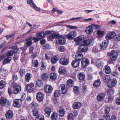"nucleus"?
I'll return each instance as SVG.
<instances>
[{
    "mask_svg": "<svg viewBox=\"0 0 120 120\" xmlns=\"http://www.w3.org/2000/svg\"><path fill=\"white\" fill-rule=\"evenodd\" d=\"M93 40L89 39L84 40L83 41L82 44L80 45L78 47V52H86L88 50L87 45H90L93 42Z\"/></svg>",
    "mask_w": 120,
    "mask_h": 120,
    "instance_id": "nucleus-1",
    "label": "nucleus"
},
{
    "mask_svg": "<svg viewBox=\"0 0 120 120\" xmlns=\"http://www.w3.org/2000/svg\"><path fill=\"white\" fill-rule=\"evenodd\" d=\"M0 103L2 106H5L7 108L10 107L11 105V102L4 98H1L0 100Z\"/></svg>",
    "mask_w": 120,
    "mask_h": 120,
    "instance_id": "nucleus-2",
    "label": "nucleus"
},
{
    "mask_svg": "<svg viewBox=\"0 0 120 120\" xmlns=\"http://www.w3.org/2000/svg\"><path fill=\"white\" fill-rule=\"evenodd\" d=\"M109 55L110 59L112 61H114L117 59L118 53L116 51L112 50L109 53Z\"/></svg>",
    "mask_w": 120,
    "mask_h": 120,
    "instance_id": "nucleus-3",
    "label": "nucleus"
},
{
    "mask_svg": "<svg viewBox=\"0 0 120 120\" xmlns=\"http://www.w3.org/2000/svg\"><path fill=\"white\" fill-rule=\"evenodd\" d=\"M84 39V36L82 35L79 37H77L74 39V41L76 42L75 44L76 45H79L82 44L83 40Z\"/></svg>",
    "mask_w": 120,
    "mask_h": 120,
    "instance_id": "nucleus-4",
    "label": "nucleus"
},
{
    "mask_svg": "<svg viewBox=\"0 0 120 120\" xmlns=\"http://www.w3.org/2000/svg\"><path fill=\"white\" fill-rule=\"evenodd\" d=\"M110 108L106 106L104 109L105 113L106 114L103 116V118L105 120H108L109 119L110 115H109V112L110 111Z\"/></svg>",
    "mask_w": 120,
    "mask_h": 120,
    "instance_id": "nucleus-5",
    "label": "nucleus"
},
{
    "mask_svg": "<svg viewBox=\"0 0 120 120\" xmlns=\"http://www.w3.org/2000/svg\"><path fill=\"white\" fill-rule=\"evenodd\" d=\"M77 35V32L76 31H72L69 33L68 34L66 35L67 38L71 40L75 37Z\"/></svg>",
    "mask_w": 120,
    "mask_h": 120,
    "instance_id": "nucleus-6",
    "label": "nucleus"
},
{
    "mask_svg": "<svg viewBox=\"0 0 120 120\" xmlns=\"http://www.w3.org/2000/svg\"><path fill=\"white\" fill-rule=\"evenodd\" d=\"M22 101L20 99H16L14 101L13 106L15 107H20L22 104Z\"/></svg>",
    "mask_w": 120,
    "mask_h": 120,
    "instance_id": "nucleus-7",
    "label": "nucleus"
},
{
    "mask_svg": "<svg viewBox=\"0 0 120 120\" xmlns=\"http://www.w3.org/2000/svg\"><path fill=\"white\" fill-rule=\"evenodd\" d=\"M52 87L50 85H45L44 87V89L45 92L47 93H51L53 90Z\"/></svg>",
    "mask_w": 120,
    "mask_h": 120,
    "instance_id": "nucleus-8",
    "label": "nucleus"
},
{
    "mask_svg": "<svg viewBox=\"0 0 120 120\" xmlns=\"http://www.w3.org/2000/svg\"><path fill=\"white\" fill-rule=\"evenodd\" d=\"M116 35V33L114 32H110L107 33L105 38L107 40L113 38Z\"/></svg>",
    "mask_w": 120,
    "mask_h": 120,
    "instance_id": "nucleus-9",
    "label": "nucleus"
},
{
    "mask_svg": "<svg viewBox=\"0 0 120 120\" xmlns=\"http://www.w3.org/2000/svg\"><path fill=\"white\" fill-rule=\"evenodd\" d=\"M108 40H105L100 44V46L102 49L105 50L108 45Z\"/></svg>",
    "mask_w": 120,
    "mask_h": 120,
    "instance_id": "nucleus-10",
    "label": "nucleus"
},
{
    "mask_svg": "<svg viewBox=\"0 0 120 120\" xmlns=\"http://www.w3.org/2000/svg\"><path fill=\"white\" fill-rule=\"evenodd\" d=\"M34 86V85L32 83H31L30 84H27L26 87L27 91L30 93L32 92L34 90L33 87Z\"/></svg>",
    "mask_w": 120,
    "mask_h": 120,
    "instance_id": "nucleus-11",
    "label": "nucleus"
},
{
    "mask_svg": "<svg viewBox=\"0 0 120 120\" xmlns=\"http://www.w3.org/2000/svg\"><path fill=\"white\" fill-rule=\"evenodd\" d=\"M117 83V81L115 79H111L108 83V86L110 87H111L115 86Z\"/></svg>",
    "mask_w": 120,
    "mask_h": 120,
    "instance_id": "nucleus-12",
    "label": "nucleus"
},
{
    "mask_svg": "<svg viewBox=\"0 0 120 120\" xmlns=\"http://www.w3.org/2000/svg\"><path fill=\"white\" fill-rule=\"evenodd\" d=\"M36 99L38 101H41L44 99V97L43 94L41 92L38 93L36 95Z\"/></svg>",
    "mask_w": 120,
    "mask_h": 120,
    "instance_id": "nucleus-13",
    "label": "nucleus"
},
{
    "mask_svg": "<svg viewBox=\"0 0 120 120\" xmlns=\"http://www.w3.org/2000/svg\"><path fill=\"white\" fill-rule=\"evenodd\" d=\"M27 3L28 4H29L31 7H33L36 11H40L39 8L35 5L32 0H28Z\"/></svg>",
    "mask_w": 120,
    "mask_h": 120,
    "instance_id": "nucleus-14",
    "label": "nucleus"
},
{
    "mask_svg": "<svg viewBox=\"0 0 120 120\" xmlns=\"http://www.w3.org/2000/svg\"><path fill=\"white\" fill-rule=\"evenodd\" d=\"M13 88L14 93L16 94H17L21 91V87L19 85H15Z\"/></svg>",
    "mask_w": 120,
    "mask_h": 120,
    "instance_id": "nucleus-15",
    "label": "nucleus"
},
{
    "mask_svg": "<svg viewBox=\"0 0 120 120\" xmlns=\"http://www.w3.org/2000/svg\"><path fill=\"white\" fill-rule=\"evenodd\" d=\"M60 88L61 90L62 93L63 94H65L67 91V88L66 85L64 84H62L60 86Z\"/></svg>",
    "mask_w": 120,
    "mask_h": 120,
    "instance_id": "nucleus-16",
    "label": "nucleus"
},
{
    "mask_svg": "<svg viewBox=\"0 0 120 120\" xmlns=\"http://www.w3.org/2000/svg\"><path fill=\"white\" fill-rule=\"evenodd\" d=\"M93 29L92 25L87 26L85 30V32L88 34H90L92 33Z\"/></svg>",
    "mask_w": 120,
    "mask_h": 120,
    "instance_id": "nucleus-17",
    "label": "nucleus"
},
{
    "mask_svg": "<svg viewBox=\"0 0 120 120\" xmlns=\"http://www.w3.org/2000/svg\"><path fill=\"white\" fill-rule=\"evenodd\" d=\"M83 55L80 52H77L75 55V58L76 60L80 62V60L83 58Z\"/></svg>",
    "mask_w": 120,
    "mask_h": 120,
    "instance_id": "nucleus-18",
    "label": "nucleus"
},
{
    "mask_svg": "<svg viewBox=\"0 0 120 120\" xmlns=\"http://www.w3.org/2000/svg\"><path fill=\"white\" fill-rule=\"evenodd\" d=\"M89 63V60L85 58L83 59L81 62L82 67L83 68L86 67Z\"/></svg>",
    "mask_w": 120,
    "mask_h": 120,
    "instance_id": "nucleus-19",
    "label": "nucleus"
},
{
    "mask_svg": "<svg viewBox=\"0 0 120 120\" xmlns=\"http://www.w3.org/2000/svg\"><path fill=\"white\" fill-rule=\"evenodd\" d=\"M45 33L43 31L38 32L36 34L35 36L38 38H40V39L44 38L45 35Z\"/></svg>",
    "mask_w": 120,
    "mask_h": 120,
    "instance_id": "nucleus-20",
    "label": "nucleus"
},
{
    "mask_svg": "<svg viewBox=\"0 0 120 120\" xmlns=\"http://www.w3.org/2000/svg\"><path fill=\"white\" fill-rule=\"evenodd\" d=\"M5 115L7 118L8 119H11L13 116V112L11 110H8L6 112Z\"/></svg>",
    "mask_w": 120,
    "mask_h": 120,
    "instance_id": "nucleus-21",
    "label": "nucleus"
},
{
    "mask_svg": "<svg viewBox=\"0 0 120 120\" xmlns=\"http://www.w3.org/2000/svg\"><path fill=\"white\" fill-rule=\"evenodd\" d=\"M105 33V31L102 30H98L97 32L98 37H102Z\"/></svg>",
    "mask_w": 120,
    "mask_h": 120,
    "instance_id": "nucleus-22",
    "label": "nucleus"
},
{
    "mask_svg": "<svg viewBox=\"0 0 120 120\" xmlns=\"http://www.w3.org/2000/svg\"><path fill=\"white\" fill-rule=\"evenodd\" d=\"M105 96L104 93H102L99 94L97 96V99L98 101H102L104 100Z\"/></svg>",
    "mask_w": 120,
    "mask_h": 120,
    "instance_id": "nucleus-23",
    "label": "nucleus"
},
{
    "mask_svg": "<svg viewBox=\"0 0 120 120\" xmlns=\"http://www.w3.org/2000/svg\"><path fill=\"white\" fill-rule=\"evenodd\" d=\"M56 41H58L60 44H62L65 43L66 41L65 39L63 37L58 38L56 39Z\"/></svg>",
    "mask_w": 120,
    "mask_h": 120,
    "instance_id": "nucleus-24",
    "label": "nucleus"
},
{
    "mask_svg": "<svg viewBox=\"0 0 120 120\" xmlns=\"http://www.w3.org/2000/svg\"><path fill=\"white\" fill-rule=\"evenodd\" d=\"M60 63L63 65H67L68 63V60L67 59L62 58L60 60Z\"/></svg>",
    "mask_w": 120,
    "mask_h": 120,
    "instance_id": "nucleus-25",
    "label": "nucleus"
},
{
    "mask_svg": "<svg viewBox=\"0 0 120 120\" xmlns=\"http://www.w3.org/2000/svg\"><path fill=\"white\" fill-rule=\"evenodd\" d=\"M81 104L79 102H75L73 105L72 107L74 109H77L81 107Z\"/></svg>",
    "mask_w": 120,
    "mask_h": 120,
    "instance_id": "nucleus-26",
    "label": "nucleus"
},
{
    "mask_svg": "<svg viewBox=\"0 0 120 120\" xmlns=\"http://www.w3.org/2000/svg\"><path fill=\"white\" fill-rule=\"evenodd\" d=\"M79 61L75 59L73 60L71 63V64L73 67L76 68L79 66Z\"/></svg>",
    "mask_w": 120,
    "mask_h": 120,
    "instance_id": "nucleus-27",
    "label": "nucleus"
},
{
    "mask_svg": "<svg viewBox=\"0 0 120 120\" xmlns=\"http://www.w3.org/2000/svg\"><path fill=\"white\" fill-rule=\"evenodd\" d=\"M32 77V74L30 73H27L25 76V80L28 82L30 79Z\"/></svg>",
    "mask_w": 120,
    "mask_h": 120,
    "instance_id": "nucleus-28",
    "label": "nucleus"
},
{
    "mask_svg": "<svg viewBox=\"0 0 120 120\" xmlns=\"http://www.w3.org/2000/svg\"><path fill=\"white\" fill-rule=\"evenodd\" d=\"M59 116L61 117L64 116L65 113V111L64 108L60 107L59 108Z\"/></svg>",
    "mask_w": 120,
    "mask_h": 120,
    "instance_id": "nucleus-29",
    "label": "nucleus"
},
{
    "mask_svg": "<svg viewBox=\"0 0 120 120\" xmlns=\"http://www.w3.org/2000/svg\"><path fill=\"white\" fill-rule=\"evenodd\" d=\"M85 75L83 72H80L78 75V77L79 80L82 81L84 80L85 78Z\"/></svg>",
    "mask_w": 120,
    "mask_h": 120,
    "instance_id": "nucleus-30",
    "label": "nucleus"
},
{
    "mask_svg": "<svg viewBox=\"0 0 120 120\" xmlns=\"http://www.w3.org/2000/svg\"><path fill=\"white\" fill-rule=\"evenodd\" d=\"M59 59V56H54L51 60V62L52 63L55 64Z\"/></svg>",
    "mask_w": 120,
    "mask_h": 120,
    "instance_id": "nucleus-31",
    "label": "nucleus"
},
{
    "mask_svg": "<svg viewBox=\"0 0 120 120\" xmlns=\"http://www.w3.org/2000/svg\"><path fill=\"white\" fill-rule=\"evenodd\" d=\"M32 37H30L29 38L26 39V41H27L26 43V46H29L31 45L32 44V41H31Z\"/></svg>",
    "mask_w": 120,
    "mask_h": 120,
    "instance_id": "nucleus-32",
    "label": "nucleus"
},
{
    "mask_svg": "<svg viewBox=\"0 0 120 120\" xmlns=\"http://www.w3.org/2000/svg\"><path fill=\"white\" fill-rule=\"evenodd\" d=\"M7 72V71L4 69H1L0 70V77H4Z\"/></svg>",
    "mask_w": 120,
    "mask_h": 120,
    "instance_id": "nucleus-33",
    "label": "nucleus"
},
{
    "mask_svg": "<svg viewBox=\"0 0 120 120\" xmlns=\"http://www.w3.org/2000/svg\"><path fill=\"white\" fill-rule=\"evenodd\" d=\"M104 69L105 72L106 74H109L111 72V70L110 67L108 66H105L104 68Z\"/></svg>",
    "mask_w": 120,
    "mask_h": 120,
    "instance_id": "nucleus-34",
    "label": "nucleus"
},
{
    "mask_svg": "<svg viewBox=\"0 0 120 120\" xmlns=\"http://www.w3.org/2000/svg\"><path fill=\"white\" fill-rule=\"evenodd\" d=\"M59 71L60 74H64L66 72V69L64 67H61L60 68L59 70Z\"/></svg>",
    "mask_w": 120,
    "mask_h": 120,
    "instance_id": "nucleus-35",
    "label": "nucleus"
},
{
    "mask_svg": "<svg viewBox=\"0 0 120 120\" xmlns=\"http://www.w3.org/2000/svg\"><path fill=\"white\" fill-rule=\"evenodd\" d=\"M101 84L100 80L98 79L95 81L93 85L94 86L97 87L99 86Z\"/></svg>",
    "mask_w": 120,
    "mask_h": 120,
    "instance_id": "nucleus-36",
    "label": "nucleus"
},
{
    "mask_svg": "<svg viewBox=\"0 0 120 120\" xmlns=\"http://www.w3.org/2000/svg\"><path fill=\"white\" fill-rule=\"evenodd\" d=\"M45 114L46 116H49L51 112V109L48 107L46 108L45 109Z\"/></svg>",
    "mask_w": 120,
    "mask_h": 120,
    "instance_id": "nucleus-37",
    "label": "nucleus"
},
{
    "mask_svg": "<svg viewBox=\"0 0 120 120\" xmlns=\"http://www.w3.org/2000/svg\"><path fill=\"white\" fill-rule=\"evenodd\" d=\"M49 75L48 74L44 73L41 76V78L44 80H47L49 78Z\"/></svg>",
    "mask_w": 120,
    "mask_h": 120,
    "instance_id": "nucleus-38",
    "label": "nucleus"
},
{
    "mask_svg": "<svg viewBox=\"0 0 120 120\" xmlns=\"http://www.w3.org/2000/svg\"><path fill=\"white\" fill-rule=\"evenodd\" d=\"M57 78L56 74L55 73H52L50 75V79L53 80H54L56 79Z\"/></svg>",
    "mask_w": 120,
    "mask_h": 120,
    "instance_id": "nucleus-39",
    "label": "nucleus"
},
{
    "mask_svg": "<svg viewBox=\"0 0 120 120\" xmlns=\"http://www.w3.org/2000/svg\"><path fill=\"white\" fill-rule=\"evenodd\" d=\"M96 64V65L98 67H101L103 66V62L101 60H97Z\"/></svg>",
    "mask_w": 120,
    "mask_h": 120,
    "instance_id": "nucleus-40",
    "label": "nucleus"
},
{
    "mask_svg": "<svg viewBox=\"0 0 120 120\" xmlns=\"http://www.w3.org/2000/svg\"><path fill=\"white\" fill-rule=\"evenodd\" d=\"M59 35L58 34H57L54 33L48 36L49 38H59Z\"/></svg>",
    "mask_w": 120,
    "mask_h": 120,
    "instance_id": "nucleus-41",
    "label": "nucleus"
},
{
    "mask_svg": "<svg viewBox=\"0 0 120 120\" xmlns=\"http://www.w3.org/2000/svg\"><path fill=\"white\" fill-rule=\"evenodd\" d=\"M38 64V62L37 60H33L32 62V66L35 67H37Z\"/></svg>",
    "mask_w": 120,
    "mask_h": 120,
    "instance_id": "nucleus-42",
    "label": "nucleus"
},
{
    "mask_svg": "<svg viewBox=\"0 0 120 120\" xmlns=\"http://www.w3.org/2000/svg\"><path fill=\"white\" fill-rule=\"evenodd\" d=\"M73 89L75 94H78L79 93V89L78 87L77 86H74Z\"/></svg>",
    "mask_w": 120,
    "mask_h": 120,
    "instance_id": "nucleus-43",
    "label": "nucleus"
},
{
    "mask_svg": "<svg viewBox=\"0 0 120 120\" xmlns=\"http://www.w3.org/2000/svg\"><path fill=\"white\" fill-rule=\"evenodd\" d=\"M53 54L51 53H48L45 55L46 59L47 60H49L53 56Z\"/></svg>",
    "mask_w": 120,
    "mask_h": 120,
    "instance_id": "nucleus-44",
    "label": "nucleus"
},
{
    "mask_svg": "<svg viewBox=\"0 0 120 120\" xmlns=\"http://www.w3.org/2000/svg\"><path fill=\"white\" fill-rule=\"evenodd\" d=\"M37 85L39 87H41L43 86V83L41 80H39L36 81Z\"/></svg>",
    "mask_w": 120,
    "mask_h": 120,
    "instance_id": "nucleus-45",
    "label": "nucleus"
},
{
    "mask_svg": "<svg viewBox=\"0 0 120 120\" xmlns=\"http://www.w3.org/2000/svg\"><path fill=\"white\" fill-rule=\"evenodd\" d=\"M58 115L56 112H54L51 116V119L52 120H55L57 118Z\"/></svg>",
    "mask_w": 120,
    "mask_h": 120,
    "instance_id": "nucleus-46",
    "label": "nucleus"
},
{
    "mask_svg": "<svg viewBox=\"0 0 120 120\" xmlns=\"http://www.w3.org/2000/svg\"><path fill=\"white\" fill-rule=\"evenodd\" d=\"M36 120H44V116L42 115H39L36 117Z\"/></svg>",
    "mask_w": 120,
    "mask_h": 120,
    "instance_id": "nucleus-47",
    "label": "nucleus"
},
{
    "mask_svg": "<svg viewBox=\"0 0 120 120\" xmlns=\"http://www.w3.org/2000/svg\"><path fill=\"white\" fill-rule=\"evenodd\" d=\"M60 91L59 90H56L54 92V95L55 97L57 98L60 96Z\"/></svg>",
    "mask_w": 120,
    "mask_h": 120,
    "instance_id": "nucleus-48",
    "label": "nucleus"
},
{
    "mask_svg": "<svg viewBox=\"0 0 120 120\" xmlns=\"http://www.w3.org/2000/svg\"><path fill=\"white\" fill-rule=\"evenodd\" d=\"M20 75L22 76L24 75L26 73V71L25 69L21 68L19 71Z\"/></svg>",
    "mask_w": 120,
    "mask_h": 120,
    "instance_id": "nucleus-49",
    "label": "nucleus"
},
{
    "mask_svg": "<svg viewBox=\"0 0 120 120\" xmlns=\"http://www.w3.org/2000/svg\"><path fill=\"white\" fill-rule=\"evenodd\" d=\"M12 59L11 57H8L5 59L4 60V63L6 64L9 62Z\"/></svg>",
    "mask_w": 120,
    "mask_h": 120,
    "instance_id": "nucleus-50",
    "label": "nucleus"
},
{
    "mask_svg": "<svg viewBox=\"0 0 120 120\" xmlns=\"http://www.w3.org/2000/svg\"><path fill=\"white\" fill-rule=\"evenodd\" d=\"M73 81L71 79H69L68 80L67 82V85L70 86H71L73 85Z\"/></svg>",
    "mask_w": 120,
    "mask_h": 120,
    "instance_id": "nucleus-51",
    "label": "nucleus"
},
{
    "mask_svg": "<svg viewBox=\"0 0 120 120\" xmlns=\"http://www.w3.org/2000/svg\"><path fill=\"white\" fill-rule=\"evenodd\" d=\"M38 106V104L37 103L34 102H32L30 105V107L32 108H36Z\"/></svg>",
    "mask_w": 120,
    "mask_h": 120,
    "instance_id": "nucleus-52",
    "label": "nucleus"
},
{
    "mask_svg": "<svg viewBox=\"0 0 120 120\" xmlns=\"http://www.w3.org/2000/svg\"><path fill=\"white\" fill-rule=\"evenodd\" d=\"M33 115L35 116H37L38 115L39 112L38 110L34 109L32 111Z\"/></svg>",
    "mask_w": 120,
    "mask_h": 120,
    "instance_id": "nucleus-53",
    "label": "nucleus"
},
{
    "mask_svg": "<svg viewBox=\"0 0 120 120\" xmlns=\"http://www.w3.org/2000/svg\"><path fill=\"white\" fill-rule=\"evenodd\" d=\"M97 117L96 114L95 113H92L91 116L92 119L93 120H95L96 119Z\"/></svg>",
    "mask_w": 120,
    "mask_h": 120,
    "instance_id": "nucleus-54",
    "label": "nucleus"
},
{
    "mask_svg": "<svg viewBox=\"0 0 120 120\" xmlns=\"http://www.w3.org/2000/svg\"><path fill=\"white\" fill-rule=\"evenodd\" d=\"M5 85V83L3 80H1L0 82V88H2Z\"/></svg>",
    "mask_w": 120,
    "mask_h": 120,
    "instance_id": "nucleus-55",
    "label": "nucleus"
},
{
    "mask_svg": "<svg viewBox=\"0 0 120 120\" xmlns=\"http://www.w3.org/2000/svg\"><path fill=\"white\" fill-rule=\"evenodd\" d=\"M66 26L68 28L71 29H74L77 28V27L76 26H72L69 25H66Z\"/></svg>",
    "mask_w": 120,
    "mask_h": 120,
    "instance_id": "nucleus-56",
    "label": "nucleus"
},
{
    "mask_svg": "<svg viewBox=\"0 0 120 120\" xmlns=\"http://www.w3.org/2000/svg\"><path fill=\"white\" fill-rule=\"evenodd\" d=\"M68 120H74L73 115L72 113H70L68 115Z\"/></svg>",
    "mask_w": 120,
    "mask_h": 120,
    "instance_id": "nucleus-57",
    "label": "nucleus"
},
{
    "mask_svg": "<svg viewBox=\"0 0 120 120\" xmlns=\"http://www.w3.org/2000/svg\"><path fill=\"white\" fill-rule=\"evenodd\" d=\"M103 78L104 79V82H107V81H109V77L108 76H106L105 75V76Z\"/></svg>",
    "mask_w": 120,
    "mask_h": 120,
    "instance_id": "nucleus-58",
    "label": "nucleus"
},
{
    "mask_svg": "<svg viewBox=\"0 0 120 120\" xmlns=\"http://www.w3.org/2000/svg\"><path fill=\"white\" fill-rule=\"evenodd\" d=\"M14 51L13 50H11L7 54V56H12L14 53Z\"/></svg>",
    "mask_w": 120,
    "mask_h": 120,
    "instance_id": "nucleus-59",
    "label": "nucleus"
},
{
    "mask_svg": "<svg viewBox=\"0 0 120 120\" xmlns=\"http://www.w3.org/2000/svg\"><path fill=\"white\" fill-rule=\"evenodd\" d=\"M108 120H117V118L115 116L113 115L110 117V116L109 119Z\"/></svg>",
    "mask_w": 120,
    "mask_h": 120,
    "instance_id": "nucleus-60",
    "label": "nucleus"
},
{
    "mask_svg": "<svg viewBox=\"0 0 120 120\" xmlns=\"http://www.w3.org/2000/svg\"><path fill=\"white\" fill-rule=\"evenodd\" d=\"M92 52H98V47H94L92 50Z\"/></svg>",
    "mask_w": 120,
    "mask_h": 120,
    "instance_id": "nucleus-61",
    "label": "nucleus"
},
{
    "mask_svg": "<svg viewBox=\"0 0 120 120\" xmlns=\"http://www.w3.org/2000/svg\"><path fill=\"white\" fill-rule=\"evenodd\" d=\"M40 38H38L37 37H34L33 38L32 37V40L34 41L35 42H37L39 40H40Z\"/></svg>",
    "mask_w": 120,
    "mask_h": 120,
    "instance_id": "nucleus-62",
    "label": "nucleus"
},
{
    "mask_svg": "<svg viewBox=\"0 0 120 120\" xmlns=\"http://www.w3.org/2000/svg\"><path fill=\"white\" fill-rule=\"evenodd\" d=\"M115 37H116L115 38V40L116 41H120V34L118 35H116Z\"/></svg>",
    "mask_w": 120,
    "mask_h": 120,
    "instance_id": "nucleus-63",
    "label": "nucleus"
},
{
    "mask_svg": "<svg viewBox=\"0 0 120 120\" xmlns=\"http://www.w3.org/2000/svg\"><path fill=\"white\" fill-rule=\"evenodd\" d=\"M18 79V77L17 75L15 74H14L13 75L12 79L13 80L15 81Z\"/></svg>",
    "mask_w": 120,
    "mask_h": 120,
    "instance_id": "nucleus-64",
    "label": "nucleus"
}]
</instances>
